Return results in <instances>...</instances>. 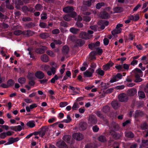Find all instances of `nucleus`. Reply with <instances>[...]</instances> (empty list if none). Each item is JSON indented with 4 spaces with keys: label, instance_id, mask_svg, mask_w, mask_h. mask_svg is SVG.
<instances>
[{
    "label": "nucleus",
    "instance_id": "nucleus-22",
    "mask_svg": "<svg viewBox=\"0 0 148 148\" xmlns=\"http://www.w3.org/2000/svg\"><path fill=\"white\" fill-rule=\"evenodd\" d=\"M137 90L135 88H132L130 89H129L127 91V92L128 94L130 96H133L135 95L137 92Z\"/></svg>",
    "mask_w": 148,
    "mask_h": 148
},
{
    "label": "nucleus",
    "instance_id": "nucleus-17",
    "mask_svg": "<svg viewBox=\"0 0 148 148\" xmlns=\"http://www.w3.org/2000/svg\"><path fill=\"white\" fill-rule=\"evenodd\" d=\"M35 75L37 78L40 79H43L45 77L44 73L40 71H38L36 72Z\"/></svg>",
    "mask_w": 148,
    "mask_h": 148
},
{
    "label": "nucleus",
    "instance_id": "nucleus-63",
    "mask_svg": "<svg viewBox=\"0 0 148 148\" xmlns=\"http://www.w3.org/2000/svg\"><path fill=\"white\" fill-rule=\"evenodd\" d=\"M131 123V120L128 119L126 120L123 123L122 125L123 127Z\"/></svg>",
    "mask_w": 148,
    "mask_h": 148
},
{
    "label": "nucleus",
    "instance_id": "nucleus-42",
    "mask_svg": "<svg viewBox=\"0 0 148 148\" xmlns=\"http://www.w3.org/2000/svg\"><path fill=\"white\" fill-rule=\"evenodd\" d=\"M143 114L142 111L136 110L135 112V114L134 116V117L135 118H137L139 116H142Z\"/></svg>",
    "mask_w": 148,
    "mask_h": 148
},
{
    "label": "nucleus",
    "instance_id": "nucleus-25",
    "mask_svg": "<svg viewBox=\"0 0 148 148\" xmlns=\"http://www.w3.org/2000/svg\"><path fill=\"white\" fill-rule=\"evenodd\" d=\"M63 10L65 13H70L74 10L72 7L68 6L63 8Z\"/></svg>",
    "mask_w": 148,
    "mask_h": 148
},
{
    "label": "nucleus",
    "instance_id": "nucleus-44",
    "mask_svg": "<svg viewBox=\"0 0 148 148\" xmlns=\"http://www.w3.org/2000/svg\"><path fill=\"white\" fill-rule=\"evenodd\" d=\"M14 80L12 79H10L7 82V84L8 86V88L10 86L14 85Z\"/></svg>",
    "mask_w": 148,
    "mask_h": 148
},
{
    "label": "nucleus",
    "instance_id": "nucleus-33",
    "mask_svg": "<svg viewBox=\"0 0 148 148\" xmlns=\"http://www.w3.org/2000/svg\"><path fill=\"white\" fill-rule=\"evenodd\" d=\"M97 55L94 51H91L90 53L89 59L91 60H95L96 59L95 56Z\"/></svg>",
    "mask_w": 148,
    "mask_h": 148
},
{
    "label": "nucleus",
    "instance_id": "nucleus-23",
    "mask_svg": "<svg viewBox=\"0 0 148 148\" xmlns=\"http://www.w3.org/2000/svg\"><path fill=\"white\" fill-rule=\"evenodd\" d=\"M95 0H89L88 1H84L83 2V5L87 6H90L92 4H93Z\"/></svg>",
    "mask_w": 148,
    "mask_h": 148
},
{
    "label": "nucleus",
    "instance_id": "nucleus-5",
    "mask_svg": "<svg viewBox=\"0 0 148 148\" xmlns=\"http://www.w3.org/2000/svg\"><path fill=\"white\" fill-rule=\"evenodd\" d=\"M109 127L111 129L110 131L115 132V131L118 130L119 129V125L114 121L112 122Z\"/></svg>",
    "mask_w": 148,
    "mask_h": 148
},
{
    "label": "nucleus",
    "instance_id": "nucleus-54",
    "mask_svg": "<svg viewBox=\"0 0 148 148\" xmlns=\"http://www.w3.org/2000/svg\"><path fill=\"white\" fill-rule=\"evenodd\" d=\"M18 81L20 84H23L25 82L26 79L25 77H20L18 79Z\"/></svg>",
    "mask_w": 148,
    "mask_h": 148
},
{
    "label": "nucleus",
    "instance_id": "nucleus-46",
    "mask_svg": "<svg viewBox=\"0 0 148 148\" xmlns=\"http://www.w3.org/2000/svg\"><path fill=\"white\" fill-rule=\"evenodd\" d=\"M110 107L108 106H105L103 108V111L105 113H107L109 112L110 110Z\"/></svg>",
    "mask_w": 148,
    "mask_h": 148
},
{
    "label": "nucleus",
    "instance_id": "nucleus-18",
    "mask_svg": "<svg viewBox=\"0 0 148 148\" xmlns=\"http://www.w3.org/2000/svg\"><path fill=\"white\" fill-rule=\"evenodd\" d=\"M79 125V128L80 131L85 130L86 129L87 126V123L84 122H80Z\"/></svg>",
    "mask_w": 148,
    "mask_h": 148
},
{
    "label": "nucleus",
    "instance_id": "nucleus-7",
    "mask_svg": "<svg viewBox=\"0 0 148 148\" xmlns=\"http://www.w3.org/2000/svg\"><path fill=\"white\" fill-rule=\"evenodd\" d=\"M119 99L121 102H126L128 99L127 96L125 93H122L119 94Z\"/></svg>",
    "mask_w": 148,
    "mask_h": 148
},
{
    "label": "nucleus",
    "instance_id": "nucleus-3",
    "mask_svg": "<svg viewBox=\"0 0 148 148\" xmlns=\"http://www.w3.org/2000/svg\"><path fill=\"white\" fill-rule=\"evenodd\" d=\"M79 36L82 39L87 40L91 38L92 37V35L89 34L85 32H82L80 33Z\"/></svg>",
    "mask_w": 148,
    "mask_h": 148
},
{
    "label": "nucleus",
    "instance_id": "nucleus-9",
    "mask_svg": "<svg viewBox=\"0 0 148 148\" xmlns=\"http://www.w3.org/2000/svg\"><path fill=\"white\" fill-rule=\"evenodd\" d=\"M88 121L89 123L92 124H95L97 122V118L94 115L90 116Z\"/></svg>",
    "mask_w": 148,
    "mask_h": 148
},
{
    "label": "nucleus",
    "instance_id": "nucleus-41",
    "mask_svg": "<svg viewBox=\"0 0 148 148\" xmlns=\"http://www.w3.org/2000/svg\"><path fill=\"white\" fill-rule=\"evenodd\" d=\"M79 30V29L74 27H72L70 29V32L74 34H77Z\"/></svg>",
    "mask_w": 148,
    "mask_h": 148
},
{
    "label": "nucleus",
    "instance_id": "nucleus-29",
    "mask_svg": "<svg viewBox=\"0 0 148 148\" xmlns=\"http://www.w3.org/2000/svg\"><path fill=\"white\" fill-rule=\"evenodd\" d=\"M96 73L99 75L103 76L105 74L104 71L101 69V68H99L96 70Z\"/></svg>",
    "mask_w": 148,
    "mask_h": 148
},
{
    "label": "nucleus",
    "instance_id": "nucleus-60",
    "mask_svg": "<svg viewBox=\"0 0 148 148\" xmlns=\"http://www.w3.org/2000/svg\"><path fill=\"white\" fill-rule=\"evenodd\" d=\"M92 129L94 132H96L98 131L99 128L97 125H95L92 127Z\"/></svg>",
    "mask_w": 148,
    "mask_h": 148
},
{
    "label": "nucleus",
    "instance_id": "nucleus-11",
    "mask_svg": "<svg viewBox=\"0 0 148 148\" xmlns=\"http://www.w3.org/2000/svg\"><path fill=\"white\" fill-rule=\"evenodd\" d=\"M114 64V63L111 61H110L108 63L103 65L102 68L104 71H107L109 70L110 69V67L112 66Z\"/></svg>",
    "mask_w": 148,
    "mask_h": 148
},
{
    "label": "nucleus",
    "instance_id": "nucleus-39",
    "mask_svg": "<svg viewBox=\"0 0 148 148\" xmlns=\"http://www.w3.org/2000/svg\"><path fill=\"white\" fill-rule=\"evenodd\" d=\"M114 13H119L122 12L123 10V8L121 7H117L114 8L113 9Z\"/></svg>",
    "mask_w": 148,
    "mask_h": 148
},
{
    "label": "nucleus",
    "instance_id": "nucleus-4",
    "mask_svg": "<svg viewBox=\"0 0 148 148\" xmlns=\"http://www.w3.org/2000/svg\"><path fill=\"white\" fill-rule=\"evenodd\" d=\"M88 47L90 49L94 50L93 51L96 53L97 55H101L103 52L102 49L99 48V47Z\"/></svg>",
    "mask_w": 148,
    "mask_h": 148
},
{
    "label": "nucleus",
    "instance_id": "nucleus-37",
    "mask_svg": "<svg viewBox=\"0 0 148 148\" xmlns=\"http://www.w3.org/2000/svg\"><path fill=\"white\" fill-rule=\"evenodd\" d=\"M121 29H117L116 28L111 32V33L112 35L114 36L116 34L120 33L121 32Z\"/></svg>",
    "mask_w": 148,
    "mask_h": 148
},
{
    "label": "nucleus",
    "instance_id": "nucleus-50",
    "mask_svg": "<svg viewBox=\"0 0 148 148\" xmlns=\"http://www.w3.org/2000/svg\"><path fill=\"white\" fill-rule=\"evenodd\" d=\"M100 44V42L99 41H97L95 43H91L89 44L88 46H99Z\"/></svg>",
    "mask_w": 148,
    "mask_h": 148
},
{
    "label": "nucleus",
    "instance_id": "nucleus-28",
    "mask_svg": "<svg viewBox=\"0 0 148 148\" xmlns=\"http://www.w3.org/2000/svg\"><path fill=\"white\" fill-rule=\"evenodd\" d=\"M129 18L131 20L134 21H138L139 18V15L138 14H136L135 16L131 15L129 16Z\"/></svg>",
    "mask_w": 148,
    "mask_h": 148
},
{
    "label": "nucleus",
    "instance_id": "nucleus-62",
    "mask_svg": "<svg viewBox=\"0 0 148 148\" xmlns=\"http://www.w3.org/2000/svg\"><path fill=\"white\" fill-rule=\"evenodd\" d=\"M75 25L77 27L82 28L83 27V24L80 22L77 21L75 23Z\"/></svg>",
    "mask_w": 148,
    "mask_h": 148
},
{
    "label": "nucleus",
    "instance_id": "nucleus-31",
    "mask_svg": "<svg viewBox=\"0 0 148 148\" xmlns=\"http://www.w3.org/2000/svg\"><path fill=\"white\" fill-rule=\"evenodd\" d=\"M111 105L115 109H117L119 107V105L117 101H113L111 103Z\"/></svg>",
    "mask_w": 148,
    "mask_h": 148
},
{
    "label": "nucleus",
    "instance_id": "nucleus-52",
    "mask_svg": "<svg viewBox=\"0 0 148 148\" xmlns=\"http://www.w3.org/2000/svg\"><path fill=\"white\" fill-rule=\"evenodd\" d=\"M27 77L29 80L33 79L34 77L33 73L30 72H28Z\"/></svg>",
    "mask_w": 148,
    "mask_h": 148
},
{
    "label": "nucleus",
    "instance_id": "nucleus-38",
    "mask_svg": "<svg viewBox=\"0 0 148 148\" xmlns=\"http://www.w3.org/2000/svg\"><path fill=\"white\" fill-rule=\"evenodd\" d=\"M132 72L134 73H137L140 74L141 77L143 76V73L142 71L140 69L138 68H135L134 70L132 71Z\"/></svg>",
    "mask_w": 148,
    "mask_h": 148
},
{
    "label": "nucleus",
    "instance_id": "nucleus-26",
    "mask_svg": "<svg viewBox=\"0 0 148 148\" xmlns=\"http://www.w3.org/2000/svg\"><path fill=\"white\" fill-rule=\"evenodd\" d=\"M125 136L128 138H133L134 136V133L130 131L125 132Z\"/></svg>",
    "mask_w": 148,
    "mask_h": 148
},
{
    "label": "nucleus",
    "instance_id": "nucleus-36",
    "mask_svg": "<svg viewBox=\"0 0 148 148\" xmlns=\"http://www.w3.org/2000/svg\"><path fill=\"white\" fill-rule=\"evenodd\" d=\"M27 125L30 127L33 128L35 125V122L34 121H30L27 123Z\"/></svg>",
    "mask_w": 148,
    "mask_h": 148
},
{
    "label": "nucleus",
    "instance_id": "nucleus-55",
    "mask_svg": "<svg viewBox=\"0 0 148 148\" xmlns=\"http://www.w3.org/2000/svg\"><path fill=\"white\" fill-rule=\"evenodd\" d=\"M58 79V77L56 75H55L54 76L51 80V83H54L55 81Z\"/></svg>",
    "mask_w": 148,
    "mask_h": 148
},
{
    "label": "nucleus",
    "instance_id": "nucleus-24",
    "mask_svg": "<svg viewBox=\"0 0 148 148\" xmlns=\"http://www.w3.org/2000/svg\"><path fill=\"white\" fill-rule=\"evenodd\" d=\"M134 76L136 79L135 80L134 82H139L142 81V79L140 78L141 77L140 74L137 73H135Z\"/></svg>",
    "mask_w": 148,
    "mask_h": 148
},
{
    "label": "nucleus",
    "instance_id": "nucleus-45",
    "mask_svg": "<svg viewBox=\"0 0 148 148\" xmlns=\"http://www.w3.org/2000/svg\"><path fill=\"white\" fill-rule=\"evenodd\" d=\"M35 8L37 11H40L42 9V6L40 4H37L35 6Z\"/></svg>",
    "mask_w": 148,
    "mask_h": 148
},
{
    "label": "nucleus",
    "instance_id": "nucleus-48",
    "mask_svg": "<svg viewBox=\"0 0 148 148\" xmlns=\"http://www.w3.org/2000/svg\"><path fill=\"white\" fill-rule=\"evenodd\" d=\"M95 114L98 116L100 118L104 119V115L101 114V112L100 111H97Z\"/></svg>",
    "mask_w": 148,
    "mask_h": 148
},
{
    "label": "nucleus",
    "instance_id": "nucleus-15",
    "mask_svg": "<svg viewBox=\"0 0 148 148\" xmlns=\"http://www.w3.org/2000/svg\"><path fill=\"white\" fill-rule=\"evenodd\" d=\"M12 2L15 5L16 8L18 9H19L20 6L23 5V2L21 0H12Z\"/></svg>",
    "mask_w": 148,
    "mask_h": 148
},
{
    "label": "nucleus",
    "instance_id": "nucleus-2",
    "mask_svg": "<svg viewBox=\"0 0 148 148\" xmlns=\"http://www.w3.org/2000/svg\"><path fill=\"white\" fill-rule=\"evenodd\" d=\"M123 75L121 73H117L116 75L114 76L110 79V82L113 83L121 79L122 78Z\"/></svg>",
    "mask_w": 148,
    "mask_h": 148
},
{
    "label": "nucleus",
    "instance_id": "nucleus-53",
    "mask_svg": "<svg viewBox=\"0 0 148 148\" xmlns=\"http://www.w3.org/2000/svg\"><path fill=\"white\" fill-rule=\"evenodd\" d=\"M99 140L102 142H104L106 141L105 137L103 136H101L98 138Z\"/></svg>",
    "mask_w": 148,
    "mask_h": 148
},
{
    "label": "nucleus",
    "instance_id": "nucleus-8",
    "mask_svg": "<svg viewBox=\"0 0 148 148\" xmlns=\"http://www.w3.org/2000/svg\"><path fill=\"white\" fill-rule=\"evenodd\" d=\"M94 69L89 68L88 70H86L84 73V75L86 77H91L92 76V73H94Z\"/></svg>",
    "mask_w": 148,
    "mask_h": 148
},
{
    "label": "nucleus",
    "instance_id": "nucleus-19",
    "mask_svg": "<svg viewBox=\"0 0 148 148\" xmlns=\"http://www.w3.org/2000/svg\"><path fill=\"white\" fill-rule=\"evenodd\" d=\"M41 131H39L40 132V136L42 138L45 135L47 128L45 127H42L41 128Z\"/></svg>",
    "mask_w": 148,
    "mask_h": 148
},
{
    "label": "nucleus",
    "instance_id": "nucleus-43",
    "mask_svg": "<svg viewBox=\"0 0 148 148\" xmlns=\"http://www.w3.org/2000/svg\"><path fill=\"white\" fill-rule=\"evenodd\" d=\"M63 140L66 141L68 143H70V136L67 135H66L63 136Z\"/></svg>",
    "mask_w": 148,
    "mask_h": 148
},
{
    "label": "nucleus",
    "instance_id": "nucleus-61",
    "mask_svg": "<svg viewBox=\"0 0 148 148\" xmlns=\"http://www.w3.org/2000/svg\"><path fill=\"white\" fill-rule=\"evenodd\" d=\"M29 8L26 5H24L22 8V10L23 12H28Z\"/></svg>",
    "mask_w": 148,
    "mask_h": 148
},
{
    "label": "nucleus",
    "instance_id": "nucleus-20",
    "mask_svg": "<svg viewBox=\"0 0 148 148\" xmlns=\"http://www.w3.org/2000/svg\"><path fill=\"white\" fill-rule=\"evenodd\" d=\"M85 43L84 40L81 39H77L75 42V45L77 46H81Z\"/></svg>",
    "mask_w": 148,
    "mask_h": 148
},
{
    "label": "nucleus",
    "instance_id": "nucleus-40",
    "mask_svg": "<svg viewBox=\"0 0 148 148\" xmlns=\"http://www.w3.org/2000/svg\"><path fill=\"white\" fill-rule=\"evenodd\" d=\"M138 95L139 98L141 99H143L145 97V95L144 92L142 91H138Z\"/></svg>",
    "mask_w": 148,
    "mask_h": 148
},
{
    "label": "nucleus",
    "instance_id": "nucleus-16",
    "mask_svg": "<svg viewBox=\"0 0 148 148\" xmlns=\"http://www.w3.org/2000/svg\"><path fill=\"white\" fill-rule=\"evenodd\" d=\"M110 134L116 139H119L120 138L121 136V135L120 134L114 131H110Z\"/></svg>",
    "mask_w": 148,
    "mask_h": 148
},
{
    "label": "nucleus",
    "instance_id": "nucleus-49",
    "mask_svg": "<svg viewBox=\"0 0 148 148\" xmlns=\"http://www.w3.org/2000/svg\"><path fill=\"white\" fill-rule=\"evenodd\" d=\"M63 18L64 20L67 21H69L71 19V17L69 15V14L65 15L63 17Z\"/></svg>",
    "mask_w": 148,
    "mask_h": 148
},
{
    "label": "nucleus",
    "instance_id": "nucleus-34",
    "mask_svg": "<svg viewBox=\"0 0 148 148\" xmlns=\"http://www.w3.org/2000/svg\"><path fill=\"white\" fill-rule=\"evenodd\" d=\"M39 36L42 39H46L49 37V35L47 33H42L40 34Z\"/></svg>",
    "mask_w": 148,
    "mask_h": 148
},
{
    "label": "nucleus",
    "instance_id": "nucleus-21",
    "mask_svg": "<svg viewBox=\"0 0 148 148\" xmlns=\"http://www.w3.org/2000/svg\"><path fill=\"white\" fill-rule=\"evenodd\" d=\"M32 47H29L27 49V50L29 51V54L30 56V57L32 58L33 59H35V57L34 54V51Z\"/></svg>",
    "mask_w": 148,
    "mask_h": 148
},
{
    "label": "nucleus",
    "instance_id": "nucleus-14",
    "mask_svg": "<svg viewBox=\"0 0 148 148\" xmlns=\"http://www.w3.org/2000/svg\"><path fill=\"white\" fill-rule=\"evenodd\" d=\"M47 49V47H42V48H36L34 49L35 52L38 54L44 53Z\"/></svg>",
    "mask_w": 148,
    "mask_h": 148
},
{
    "label": "nucleus",
    "instance_id": "nucleus-6",
    "mask_svg": "<svg viewBox=\"0 0 148 148\" xmlns=\"http://www.w3.org/2000/svg\"><path fill=\"white\" fill-rule=\"evenodd\" d=\"M21 126L19 125L14 126H11L10 127L11 130L15 131H20L22 130V127L21 126L23 127V129H24L23 127L24 126L25 124L22 122H21Z\"/></svg>",
    "mask_w": 148,
    "mask_h": 148
},
{
    "label": "nucleus",
    "instance_id": "nucleus-64",
    "mask_svg": "<svg viewBox=\"0 0 148 148\" xmlns=\"http://www.w3.org/2000/svg\"><path fill=\"white\" fill-rule=\"evenodd\" d=\"M15 17L16 18H19V16L21 15V13L20 11H17L14 13Z\"/></svg>",
    "mask_w": 148,
    "mask_h": 148
},
{
    "label": "nucleus",
    "instance_id": "nucleus-56",
    "mask_svg": "<svg viewBox=\"0 0 148 148\" xmlns=\"http://www.w3.org/2000/svg\"><path fill=\"white\" fill-rule=\"evenodd\" d=\"M22 31L21 30H16L14 31L13 34L16 36L20 35L22 34Z\"/></svg>",
    "mask_w": 148,
    "mask_h": 148
},
{
    "label": "nucleus",
    "instance_id": "nucleus-27",
    "mask_svg": "<svg viewBox=\"0 0 148 148\" xmlns=\"http://www.w3.org/2000/svg\"><path fill=\"white\" fill-rule=\"evenodd\" d=\"M41 59L43 62H46L49 61V58L48 56L46 54H45L41 56Z\"/></svg>",
    "mask_w": 148,
    "mask_h": 148
},
{
    "label": "nucleus",
    "instance_id": "nucleus-47",
    "mask_svg": "<svg viewBox=\"0 0 148 148\" xmlns=\"http://www.w3.org/2000/svg\"><path fill=\"white\" fill-rule=\"evenodd\" d=\"M6 8L9 10H13L14 9V7L12 4H11L10 3L7 4L5 5Z\"/></svg>",
    "mask_w": 148,
    "mask_h": 148
},
{
    "label": "nucleus",
    "instance_id": "nucleus-13",
    "mask_svg": "<svg viewBox=\"0 0 148 148\" xmlns=\"http://www.w3.org/2000/svg\"><path fill=\"white\" fill-rule=\"evenodd\" d=\"M34 34V32L30 30H25L22 31V34L25 37H29L32 36Z\"/></svg>",
    "mask_w": 148,
    "mask_h": 148
},
{
    "label": "nucleus",
    "instance_id": "nucleus-51",
    "mask_svg": "<svg viewBox=\"0 0 148 148\" xmlns=\"http://www.w3.org/2000/svg\"><path fill=\"white\" fill-rule=\"evenodd\" d=\"M39 25L41 28H48L49 27L47 26V24L43 22H40Z\"/></svg>",
    "mask_w": 148,
    "mask_h": 148
},
{
    "label": "nucleus",
    "instance_id": "nucleus-1",
    "mask_svg": "<svg viewBox=\"0 0 148 148\" xmlns=\"http://www.w3.org/2000/svg\"><path fill=\"white\" fill-rule=\"evenodd\" d=\"M115 68L118 70V72H123L125 70H128L129 69V65L124 64L122 65H119L115 66Z\"/></svg>",
    "mask_w": 148,
    "mask_h": 148
},
{
    "label": "nucleus",
    "instance_id": "nucleus-35",
    "mask_svg": "<svg viewBox=\"0 0 148 148\" xmlns=\"http://www.w3.org/2000/svg\"><path fill=\"white\" fill-rule=\"evenodd\" d=\"M36 26V24L34 22H30L25 24V26L29 28H32Z\"/></svg>",
    "mask_w": 148,
    "mask_h": 148
},
{
    "label": "nucleus",
    "instance_id": "nucleus-30",
    "mask_svg": "<svg viewBox=\"0 0 148 148\" xmlns=\"http://www.w3.org/2000/svg\"><path fill=\"white\" fill-rule=\"evenodd\" d=\"M101 16L102 18L107 19L109 17L110 15L106 12L104 11L101 13Z\"/></svg>",
    "mask_w": 148,
    "mask_h": 148
},
{
    "label": "nucleus",
    "instance_id": "nucleus-58",
    "mask_svg": "<svg viewBox=\"0 0 148 148\" xmlns=\"http://www.w3.org/2000/svg\"><path fill=\"white\" fill-rule=\"evenodd\" d=\"M22 20L24 22L32 21V19L29 17H24L22 18Z\"/></svg>",
    "mask_w": 148,
    "mask_h": 148
},
{
    "label": "nucleus",
    "instance_id": "nucleus-59",
    "mask_svg": "<svg viewBox=\"0 0 148 148\" xmlns=\"http://www.w3.org/2000/svg\"><path fill=\"white\" fill-rule=\"evenodd\" d=\"M104 3H99L96 5V8L97 9H99L103 6L104 5Z\"/></svg>",
    "mask_w": 148,
    "mask_h": 148
},
{
    "label": "nucleus",
    "instance_id": "nucleus-10",
    "mask_svg": "<svg viewBox=\"0 0 148 148\" xmlns=\"http://www.w3.org/2000/svg\"><path fill=\"white\" fill-rule=\"evenodd\" d=\"M73 138L77 140L80 141L82 140L84 138L83 136L79 133H75L73 135Z\"/></svg>",
    "mask_w": 148,
    "mask_h": 148
},
{
    "label": "nucleus",
    "instance_id": "nucleus-32",
    "mask_svg": "<svg viewBox=\"0 0 148 148\" xmlns=\"http://www.w3.org/2000/svg\"><path fill=\"white\" fill-rule=\"evenodd\" d=\"M62 54L64 55H67L69 51V47H62Z\"/></svg>",
    "mask_w": 148,
    "mask_h": 148
},
{
    "label": "nucleus",
    "instance_id": "nucleus-57",
    "mask_svg": "<svg viewBox=\"0 0 148 148\" xmlns=\"http://www.w3.org/2000/svg\"><path fill=\"white\" fill-rule=\"evenodd\" d=\"M141 127L143 130L147 129L148 128V125L146 123H144L141 125Z\"/></svg>",
    "mask_w": 148,
    "mask_h": 148
},
{
    "label": "nucleus",
    "instance_id": "nucleus-12",
    "mask_svg": "<svg viewBox=\"0 0 148 148\" xmlns=\"http://www.w3.org/2000/svg\"><path fill=\"white\" fill-rule=\"evenodd\" d=\"M56 146L59 148H68L66 143L63 141H59L56 143Z\"/></svg>",
    "mask_w": 148,
    "mask_h": 148
}]
</instances>
